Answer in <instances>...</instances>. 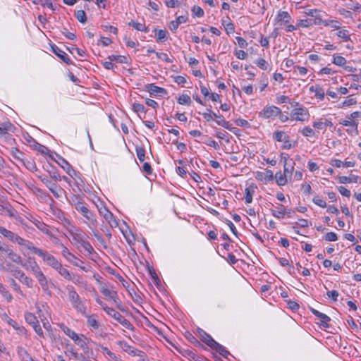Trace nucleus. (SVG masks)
Segmentation results:
<instances>
[{"instance_id":"nucleus-23","label":"nucleus","mask_w":361,"mask_h":361,"mask_svg":"<svg viewBox=\"0 0 361 361\" xmlns=\"http://www.w3.org/2000/svg\"><path fill=\"white\" fill-rule=\"evenodd\" d=\"M359 177L356 175L350 174V176H338V180L340 183H357Z\"/></svg>"},{"instance_id":"nucleus-8","label":"nucleus","mask_w":361,"mask_h":361,"mask_svg":"<svg viewBox=\"0 0 361 361\" xmlns=\"http://www.w3.org/2000/svg\"><path fill=\"white\" fill-rule=\"evenodd\" d=\"M281 114V109L276 106H266L262 111L259 113V116L265 119L274 118Z\"/></svg>"},{"instance_id":"nucleus-57","label":"nucleus","mask_w":361,"mask_h":361,"mask_svg":"<svg viewBox=\"0 0 361 361\" xmlns=\"http://www.w3.org/2000/svg\"><path fill=\"white\" fill-rule=\"evenodd\" d=\"M61 276H63L65 279L68 280V281H72L73 279H72V276H71V274L69 272V271L68 269H66V268H62V269L60 271V274H59Z\"/></svg>"},{"instance_id":"nucleus-45","label":"nucleus","mask_w":361,"mask_h":361,"mask_svg":"<svg viewBox=\"0 0 361 361\" xmlns=\"http://www.w3.org/2000/svg\"><path fill=\"white\" fill-rule=\"evenodd\" d=\"M77 345L82 348L85 354L89 353V348L85 340H74Z\"/></svg>"},{"instance_id":"nucleus-27","label":"nucleus","mask_w":361,"mask_h":361,"mask_svg":"<svg viewBox=\"0 0 361 361\" xmlns=\"http://www.w3.org/2000/svg\"><path fill=\"white\" fill-rule=\"evenodd\" d=\"M61 246L62 247L61 254L68 262H72V259H78V258L63 244H61Z\"/></svg>"},{"instance_id":"nucleus-43","label":"nucleus","mask_w":361,"mask_h":361,"mask_svg":"<svg viewBox=\"0 0 361 361\" xmlns=\"http://www.w3.org/2000/svg\"><path fill=\"white\" fill-rule=\"evenodd\" d=\"M60 327L61 330L65 333V334L70 337V338H79L78 335L69 328L65 326L64 325H61Z\"/></svg>"},{"instance_id":"nucleus-50","label":"nucleus","mask_w":361,"mask_h":361,"mask_svg":"<svg viewBox=\"0 0 361 361\" xmlns=\"http://www.w3.org/2000/svg\"><path fill=\"white\" fill-rule=\"evenodd\" d=\"M0 293L2 295L4 298H6V300L8 302H11L13 299V297L11 294L8 292V290L4 286H1V288H0Z\"/></svg>"},{"instance_id":"nucleus-36","label":"nucleus","mask_w":361,"mask_h":361,"mask_svg":"<svg viewBox=\"0 0 361 361\" xmlns=\"http://www.w3.org/2000/svg\"><path fill=\"white\" fill-rule=\"evenodd\" d=\"M332 62L338 66H343L346 64V59L343 56L334 54Z\"/></svg>"},{"instance_id":"nucleus-1","label":"nucleus","mask_w":361,"mask_h":361,"mask_svg":"<svg viewBox=\"0 0 361 361\" xmlns=\"http://www.w3.org/2000/svg\"><path fill=\"white\" fill-rule=\"evenodd\" d=\"M304 13L306 16L313 18V19H301L298 20V25L302 26L304 28H307L313 25H319L322 24L324 26H329L334 23V20H323V14L324 13L319 10L308 9L306 10Z\"/></svg>"},{"instance_id":"nucleus-62","label":"nucleus","mask_w":361,"mask_h":361,"mask_svg":"<svg viewBox=\"0 0 361 361\" xmlns=\"http://www.w3.org/2000/svg\"><path fill=\"white\" fill-rule=\"evenodd\" d=\"M290 164H289L288 163H286V162L284 164V174H286V176L288 174H291L292 171L293 169V164H294V162L292 160H290Z\"/></svg>"},{"instance_id":"nucleus-47","label":"nucleus","mask_w":361,"mask_h":361,"mask_svg":"<svg viewBox=\"0 0 361 361\" xmlns=\"http://www.w3.org/2000/svg\"><path fill=\"white\" fill-rule=\"evenodd\" d=\"M132 109L133 110V111H135L137 114H139L140 112L146 113V111H147V109L145 107V106L143 104H139V103L133 104Z\"/></svg>"},{"instance_id":"nucleus-10","label":"nucleus","mask_w":361,"mask_h":361,"mask_svg":"<svg viewBox=\"0 0 361 361\" xmlns=\"http://www.w3.org/2000/svg\"><path fill=\"white\" fill-rule=\"evenodd\" d=\"M98 209L100 214L103 216L111 227H116L118 226V223L114 219L112 213L106 207H102L98 208Z\"/></svg>"},{"instance_id":"nucleus-16","label":"nucleus","mask_w":361,"mask_h":361,"mask_svg":"<svg viewBox=\"0 0 361 361\" xmlns=\"http://www.w3.org/2000/svg\"><path fill=\"white\" fill-rule=\"evenodd\" d=\"M4 252H5L7 256L9 257V259L18 264H22V258L21 257L18 255L17 253L14 252L12 249L9 247L8 245H7L6 248L4 250Z\"/></svg>"},{"instance_id":"nucleus-39","label":"nucleus","mask_w":361,"mask_h":361,"mask_svg":"<svg viewBox=\"0 0 361 361\" xmlns=\"http://www.w3.org/2000/svg\"><path fill=\"white\" fill-rule=\"evenodd\" d=\"M22 164L26 167L30 171H37V166L35 163L32 160H27L25 159L21 162Z\"/></svg>"},{"instance_id":"nucleus-12","label":"nucleus","mask_w":361,"mask_h":361,"mask_svg":"<svg viewBox=\"0 0 361 361\" xmlns=\"http://www.w3.org/2000/svg\"><path fill=\"white\" fill-rule=\"evenodd\" d=\"M145 89L152 96H161L167 93V91L164 88L158 87L153 83L146 85Z\"/></svg>"},{"instance_id":"nucleus-60","label":"nucleus","mask_w":361,"mask_h":361,"mask_svg":"<svg viewBox=\"0 0 361 361\" xmlns=\"http://www.w3.org/2000/svg\"><path fill=\"white\" fill-rule=\"evenodd\" d=\"M156 55L157 56L159 59H161L164 61H166V63H172V60L168 56V55L166 54V53H163V52H156Z\"/></svg>"},{"instance_id":"nucleus-14","label":"nucleus","mask_w":361,"mask_h":361,"mask_svg":"<svg viewBox=\"0 0 361 361\" xmlns=\"http://www.w3.org/2000/svg\"><path fill=\"white\" fill-rule=\"evenodd\" d=\"M47 264V265L54 268L60 262L52 255L45 250H42L39 255Z\"/></svg>"},{"instance_id":"nucleus-18","label":"nucleus","mask_w":361,"mask_h":361,"mask_svg":"<svg viewBox=\"0 0 361 361\" xmlns=\"http://www.w3.org/2000/svg\"><path fill=\"white\" fill-rule=\"evenodd\" d=\"M291 16L287 11H279L277 16L275 18V21L280 25H283V23H290Z\"/></svg>"},{"instance_id":"nucleus-55","label":"nucleus","mask_w":361,"mask_h":361,"mask_svg":"<svg viewBox=\"0 0 361 361\" xmlns=\"http://www.w3.org/2000/svg\"><path fill=\"white\" fill-rule=\"evenodd\" d=\"M48 173H49L50 177L55 181L61 180V176L59 175L58 171L56 170H55L54 169H52L51 170L48 171Z\"/></svg>"},{"instance_id":"nucleus-17","label":"nucleus","mask_w":361,"mask_h":361,"mask_svg":"<svg viewBox=\"0 0 361 361\" xmlns=\"http://www.w3.org/2000/svg\"><path fill=\"white\" fill-rule=\"evenodd\" d=\"M8 324L13 328V331H16L18 336H23L26 335V329L23 326L18 325L16 321L8 319Z\"/></svg>"},{"instance_id":"nucleus-46","label":"nucleus","mask_w":361,"mask_h":361,"mask_svg":"<svg viewBox=\"0 0 361 361\" xmlns=\"http://www.w3.org/2000/svg\"><path fill=\"white\" fill-rule=\"evenodd\" d=\"M25 318L26 322L28 324H31L32 326H34L35 324H36L37 323V318L32 313H30V312L26 313L25 314Z\"/></svg>"},{"instance_id":"nucleus-26","label":"nucleus","mask_w":361,"mask_h":361,"mask_svg":"<svg viewBox=\"0 0 361 361\" xmlns=\"http://www.w3.org/2000/svg\"><path fill=\"white\" fill-rule=\"evenodd\" d=\"M147 270L153 280L154 283L157 286H159L161 284V281H160L158 275L157 274L154 269L153 268V267L148 264Z\"/></svg>"},{"instance_id":"nucleus-38","label":"nucleus","mask_w":361,"mask_h":361,"mask_svg":"<svg viewBox=\"0 0 361 361\" xmlns=\"http://www.w3.org/2000/svg\"><path fill=\"white\" fill-rule=\"evenodd\" d=\"M24 247H27L28 250L32 251L34 254H36L37 255H40V252H42L43 250L39 249L35 246L33 245L32 243L26 240L25 245H23Z\"/></svg>"},{"instance_id":"nucleus-53","label":"nucleus","mask_w":361,"mask_h":361,"mask_svg":"<svg viewBox=\"0 0 361 361\" xmlns=\"http://www.w3.org/2000/svg\"><path fill=\"white\" fill-rule=\"evenodd\" d=\"M313 202L318 205L319 207H322V208H325L326 207V202L321 199L319 196L316 195L313 197V200H312Z\"/></svg>"},{"instance_id":"nucleus-31","label":"nucleus","mask_w":361,"mask_h":361,"mask_svg":"<svg viewBox=\"0 0 361 361\" xmlns=\"http://www.w3.org/2000/svg\"><path fill=\"white\" fill-rule=\"evenodd\" d=\"M286 174H282L281 172H277L275 174V178L279 185H285L287 183Z\"/></svg>"},{"instance_id":"nucleus-22","label":"nucleus","mask_w":361,"mask_h":361,"mask_svg":"<svg viewBox=\"0 0 361 361\" xmlns=\"http://www.w3.org/2000/svg\"><path fill=\"white\" fill-rule=\"evenodd\" d=\"M15 126L9 121L0 123V134L8 135V132H13Z\"/></svg>"},{"instance_id":"nucleus-6","label":"nucleus","mask_w":361,"mask_h":361,"mask_svg":"<svg viewBox=\"0 0 361 361\" xmlns=\"http://www.w3.org/2000/svg\"><path fill=\"white\" fill-rule=\"evenodd\" d=\"M32 271L43 290L47 291L49 289L48 281L37 263L35 262L32 267Z\"/></svg>"},{"instance_id":"nucleus-5","label":"nucleus","mask_w":361,"mask_h":361,"mask_svg":"<svg viewBox=\"0 0 361 361\" xmlns=\"http://www.w3.org/2000/svg\"><path fill=\"white\" fill-rule=\"evenodd\" d=\"M310 114L307 108L300 106L294 108L290 114V119L297 121H305L309 119Z\"/></svg>"},{"instance_id":"nucleus-4","label":"nucleus","mask_w":361,"mask_h":361,"mask_svg":"<svg viewBox=\"0 0 361 361\" xmlns=\"http://www.w3.org/2000/svg\"><path fill=\"white\" fill-rule=\"evenodd\" d=\"M68 298L73 307L78 311L82 314L85 313V307L82 302L79 295L74 290L73 287L68 288Z\"/></svg>"},{"instance_id":"nucleus-32","label":"nucleus","mask_w":361,"mask_h":361,"mask_svg":"<svg viewBox=\"0 0 361 361\" xmlns=\"http://www.w3.org/2000/svg\"><path fill=\"white\" fill-rule=\"evenodd\" d=\"M38 229H39L42 232L47 234L49 237L52 238L53 234L49 231L48 228V226L43 222L37 221L35 224Z\"/></svg>"},{"instance_id":"nucleus-63","label":"nucleus","mask_w":361,"mask_h":361,"mask_svg":"<svg viewBox=\"0 0 361 361\" xmlns=\"http://www.w3.org/2000/svg\"><path fill=\"white\" fill-rule=\"evenodd\" d=\"M20 281L29 288H32L33 286L32 279L25 275L22 278V279H20Z\"/></svg>"},{"instance_id":"nucleus-7","label":"nucleus","mask_w":361,"mask_h":361,"mask_svg":"<svg viewBox=\"0 0 361 361\" xmlns=\"http://www.w3.org/2000/svg\"><path fill=\"white\" fill-rule=\"evenodd\" d=\"M39 178L55 197L59 198L61 196L63 189L59 187L56 182L51 181L47 176H40Z\"/></svg>"},{"instance_id":"nucleus-19","label":"nucleus","mask_w":361,"mask_h":361,"mask_svg":"<svg viewBox=\"0 0 361 361\" xmlns=\"http://www.w3.org/2000/svg\"><path fill=\"white\" fill-rule=\"evenodd\" d=\"M119 345L123 348V350L128 353L129 355H131L133 356L136 355V353L139 350L134 348L133 346H131L130 345L128 344L125 340H121L118 343Z\"/></svg>"},{"instance_id":"nucleus-28","label":"nucleus","mask_w":361,"mask_h":361,"mask_svg":"<svg viewBox=\"0 0 361 361\" xmlns=\"http://www.w3.org/2000/svg\"><path fill=\"white\" fill-rule=\"evenodd\" d=\"M128 25L134 27L135 30L138 31H142L145 32H148L149 29L145 24L140 23H136L133 20H131L128 23Z\"/></svg>"},{"instance_id":"nucleus-35","label":"nucleus","mask_w":361,"mask_h":361,"mask_svg":"<svg viewBox=\"0 0 361 361\" xmlns=\"http://www.w3.org/2000/svg\"><path fill=\"white\" fill-rule=\"evenodd\" d=\"M60 159L61 160L63 164H66V166H68L66 173L72 178L77 176L78 172H76L73 169V167L69 164V163L61 157H60Z\"/></svg>"},{"instance_id":"nucleus-25","label":"nucleus","mask_w":361,"mask_h":361,"mask_svg":"<svg viewBox=\"0 0 361 361\" xmlns=\"http://www.w3.org/2000/svg\"><path fill=\"white\" fill-rule=\"evenodd\" d=\"M105 312L109 315L114 318L117 322H118L119 320H124V317L113 308L105 307Z\"/></svg>"},{"instance_id":"nucleus-59","label":"nucleus","mask_w":361,"mask_h":361,"mask_svg":"<svg viewBox=\"0 0 361 361\" xmlns=\"http://www.w3.org/2000/svg\"><path fill=\"white\" fill-rule=\"evenodd\" d=\"M312 126L317 130H326L324 121L322 118H321L319 121L313 122Z\"/></svg>"},{"instance_id":"nucleus-52","label":"nucleus","mask_w":361,"mask_h":361,"mask_svg":"<svg viewBox=\"0 0 361 361\" xmlns=\"http://www.w3.org/2000/svg\"><path fill=\"white\" fill-rule=\"evenodd\" d=\"M192 12L194 16L202 17L204 16V11L198 6H194L192 8Z\"/></svg>"},{"instance_id":"nucleus-37","label":"nucleus","mask_w":361,"mask_h":361,"mask_svg":"<svg viewBox=\"0 0 361 361\" xmlns=\"http://www.w3.org/2000/svg\"><path fill=\"white\" fill-rule=\"evenodd\" d=\"M135 152L140 161L143 162L145 159V149L142 146H136Z\"/></svg>"},{"instance_id":"nucleus-58","label":"nucleus","mask_w":361,"mask_h":361,"mask_svg":"<svg viewBox=\"0 0 361 361\" xmlns=\"http://www.w3.org/2000/svg\"><path fill=\"white\" fill-rule=\"evenodd\" d=\"M256 64L262 70H267L268 68L267 62L262 58H259L256 61Z\"/></svg>"},{"instance_id":"nucleus-34","label":"nucleus","mask_w":361,"mask_h":361,"mask_svg":"<svg viewBox=\"0 0 361 361\" xmlns=\"http://www.w3.org/2000/svg\"><path fill=\"white\" fill-rule=\"evenodd\" d=\"M60 159L61 160L63 164H66V166H68L66 173L72 178L77 176L78 172H76L73 169V167L69 164V163L61 157H60Z\"/></svg>"},{"instance_id":"nucleus-9","label":"nucleus","mask_w":361,"mask_h":361,"mask_svg":"<svg viewBox=\"0 0 361 361\" xmlns=\"http://www.w3.org/2000/svg\"><path fill=\"white\" fill-rule=\"evenodd\" d=\"M75 207L76 210L80 212L85 219L91 222V224L95 225L97 222L96 219L94 218L92 212L83 204L82 202L78 201L75 204Z\"/></svg>"},{"instance_id":"nucleus-29","label":"nucleus","mask_w":361,"mask_h":361,"mask_svg":"<svg viewBox=\"0 0 361 361\" xmlns=\"http://www.w3.org/2000/svg\"><path fill=\"white\" fill-rule=\"evenodd\" d=\"M255 192V188L254 187H248V188H246L245 190V202L247 204H250L252 202V195Z\"/></svg>"},{"instance_id":"nucleus-51","label":"nucleus","mask_w":361,"mask_h":361,"mask_svg":"<svg viewBox=\"0 0 361 361\" xmlns=\"http://www.w3.org/2000/svg\"><path fill=\"white\" fill-rule=\"evenodd\" d=\"M338 37L341 38L344 42H348L350 40V35L348 34V31L346 30H342L338 31L337 33Z\"/></svg>"},{"instance_id":"nucleus-42","label":"nucleus","mask_w":361,"mask_h":361,"mask_svg":"<svg viewBox=\"0 0 361 361\" xmlns=\"http://www.w3.org/2000/svg\"><path fill=\"white\" fill-rule=\"evenodd\" d=\"M101 293L106 298H109L111 300L115 298V297L117 295V293L116 291H113L109 290L107 288H102L101 289Z\"/></svg>"},{"instance_id":"nucleus-56","label":"nucleus","mask_w":361,"mask_h":361,"mask_svg":"<svg viewBox=\"0 0 361 361\" xmlns=\"http://www.w3.org/2000/svg\"><path fill=\"white\" fill-rule=\"evenodd\" d=\"M167 31L166 30H157V40L160 42H164L166 39Z\"/></svg>"},{"instance_id":"nucleus-20","label":"nucleus","mask_w":361,"mask_h":361,"mask_svg":"<svg viewBox=\"0 0 361 361\" xmlns=\"http://www.w3.org/2000/svg\"><path fill=\"white\" fill-rule=\"evenodd\" d=\"M310 92H314V97L319 100H323L324 99V90L319 85H312L310 87Z\"/></svg>"},{"instance_id":"nucleus-40","label":"nucleus","mask_w":361,"mask_h":361,"mask_svg":"<svg viewBox=\"0 0 361 361\" xmlns=\"http://www.w3.org/2000/svg\"><path fill=\"white\" fill-rule=\"evenodd\" d=\"M0 233L2 234L4 237L7 238L10 240L13 241L15 238V233L12 231L7 230L6 228L3 226H0Z\"/></svg>"},{"instance_id":"nucleus-41","label":"nucleus","mask_w":361,"mask_h":361,"mask_svg":"<svg viewBox=\"0 0 361 361\" xmlns=\"http://www.w3.org/2000/svg\"><path fill=\"white\" fill-rule=\"evenodd\" d=\"M75 17L82 23H85L87 21L86 13L83 10L77 11L75 13Z\"/></svg>"},{"instance_id":"nucleus-24","label":"nucleus","mask_w":361,"mask_h":361,"mask_svg":"<svg viewBox=\"0 0 361 361\" xmlns=\"http://www.w3.org/2000/svg\"><path fill=\"white\" fill-rule=\"evenodd\" d=\"M10 154L14 159L19 161L20 163L25 159L24 153L20 151L18 148L12 147L10 149Z\"/></svg>"},{"instance_id":"nucleus-64","label":"nucleus","mask_w":361,"mask_h":361,"mask_svg":"<svg viewBox=\"0 0 361 361\" xmlns=\"http://www.w3.org/2000/svg\"><path fill=\"white\" fill-rule=\"evenodd\" d=\"M326 295L329 298H331L334 301H337L339 293L337 290H333L328 291Z\"/></svg>"},{"instance_id":"nucleus-54","label":"nucleus","mask_w":361,"mask_h":361,"mask_svg":"<svg viewBox=\"0 0 361 361\" xmlns=\"http://www.w3.org/2000/svg\"><path fill=\"white\" fill-rule=\"evenodd\" d=\"M87 324L94 329H97L99 326L98 322L94 315L88 317Z\"/></svg>"},{"instance_id":"nucleus-33","label":"nucleus","mask_w":361,"mask_h":361,"mask_svg":"<svg viewBox=\"0 0 361 361\" xmlns=\"http://www.w3.org/2000/svg\"><path fill=\"white\" fill-rule=\"evenodd\" d=\"M60 159L61 160L63 164H66V166H68L66 173L72 178L77 176L78 172H76L73 169V167L69 164V163L61 157H60Z\"/></svg>"},{"instance_id":"nucleus-61","label":"nucleus","mask_w":361,"mask_h":361,"mask_svg":"<svg viewBox=\"0 0 361 361\" xmlns=\"http://www.w3.org/2000/svg\"><path fill=\"white\" fill-rule=\"evenodd\" d=\"M324 239L326 240V241H331V242H333V241H336L338 240V236L336 235V233H334V232H329L327 233L325 236H324Z\"/></svg>"},{"instance_id":"nucleus-3","label":"nucleus","mask_w":361,"mask_h":361,"mask_svg":"<svg viewBox=\"0 0 361 361\" xmlns=\"http://www.w3.org/2000/svg\"><path fill=\"white\" fill-rule=\"evenodd\" d=\"M192 343L197 348L207 350V347H209L212 350H214L224 357H227L230 355L229 352L226 349L224 346L219 344L216 340H194Z\"/></svg>"},{"instance_id":"nucleus-44","label":"nucleus","mask_w":361,"mask_h":361,"mask_svg":"<svg viewBox=\"0 0 361 361\" xmlns=\"http://www.w3.org/2000/svg\"><path fill=\"white\" fill-rule=\"evenodd\" d=\"M178 102L182 105H190L191 103L190 97L188 94H182L178 97Z\"/></svg>"},{"instance_id":"nucleus-48","label":"nucleus","mask_w":361,"mask_h":361,"mask_svg":"<svg viewBox=\"0 0 361 361\" xmlns=\"http://www.w3.org/2000/svg\"><path fill=\"white\" fill-rule=\"evenodd\" d=\"M301 133L302 135L305 137H311L316 135V132L309 126H305V128H303V129L301 130Z\"/></svg>"},{"instance_id":"nucleus-2","label":"nucleus","mask_w":361,"mask_h":361,"mask_svg":"<svg viewBox=\"0 0 361 361\" xmlns=\"http://www.w3.org/2000/svg\"><path fill=\"white\" fill-rule=\"evenodd\" d=\"M72 228L73 229H70L68 231L73 240V243L77 246V248L80 249V247L78 246V245H80L90 254L94 252V250L91 244L87 240H86L85 233H83L79 229L75 228L73 226H72Z\"/></svg>"},{"instance_id":"nucleus-11","label":"nucleus","mask_w":361,"mask_h":361,"mask_svg":"<svg viewBox=\"0 0 361 361\" xmlns=\"http://www.w3.org/2000/svg\"><path fill=\"white\" fill-rule=\"evenodd\" d=\"M167 343L166 346L169 347V345L175 348L177 351H178L180 353H181L183 356H188L191 357L192 359H195V353L193 352V350L189 349V348H182L180 346H177L172 340H165Z\"/></svg>"},{"instance_id":"nucleus-15","label":"nucleus","mask_w":361,"mask_h":361,"mask_svg":"<svg viewBox=\"0 0 361 361\" xmlns=\"http://www.w3.org/2000/svg\"><path fill=\"white\" fill-rule=\"evenodd\" d=\"M310 311L312 312V313L315 315L317 318H319L321 321V324L320 325L324 327V328H327L329 327V324L328 322L331 320L330 317L329 316H327L326 314H324V313H322L320 312H319L318 310L314 309V308H310Z\"/></svg>"},{"instance_id":"nucleus-21","label":"nucleus","mask_w":361,"mask_h":361,"mask_svg":"<svg viewBox=\"0 0 361 361\" xmlns=\"http://www.w3.org/2000/svg\"><path fill=\"white\" fill-rule=\"evenodd\" d=\"M278 210L271 209V214L277 219H283L286 214H288L286 208L283 205L279 204L276 207Z\"/></svg>"},{"instance_id":"nucleus-49","label":"nucleus","mask_w":361,"mask_h":361,"mask_svg":"<svg viewBox=\"0 0 361 361\" xmlns=\"http://www.w3.org/2000/svg\"><path fill=\"white\" fill-rule=\"evenodd\" d=\"M286 134L281 130L276 131L274 133L273 137L277 142H282L285 140Z\"/></svg>"},{"instance_id":"nucleus-13","label":"nucleus","mask_w":361,"mask_h":361,"mask_svg":"<svg viewBox=\"0 0 361 361\" xmlns=\"http://www.w3.org/2000/svg\"><path fill=\"white\" fill-rule=\"evenodd\" d=\"M51 47L52 52L55 54L64 63L68 65L73 64L72 61L70 59L68 54L65 51L59 48L56 44L51 45Z\"/></svg>"},{"instance_id":"nucleus-30","label":"nucleus","mask_w":361,"mask_h":361,"mask_svg":"<svg viewBox=\"0 0 361 361\" xmlns=\"http://www.w3.org/2000/svg\"><path fill=\"white\" fill-rule=\"evenodd\" d=\"M108 59L111 61H116L119 63H128V58L125 56H121V55H110L108 56Z\"/></svg>"}]
</instances>
